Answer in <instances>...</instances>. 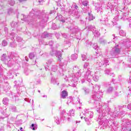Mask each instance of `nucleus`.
I'll return each instance as SVG.
<instances>
[{
	"mask_svg": "<svg viewBox=\"0 0 131 131\" xmlns=\"http://www.w3.org/2000/svg\"><path fill=\"white\" fill-rule=\"evenodd\" d=\"M80 76H81V70L74 73V74H72L67 79V80H69V85L75 86V85L77 83V81H78V77H80Z\"/></svg>",
	"mask_w": 131,
	"mask_h": 131,
	"instance_id": "obj_1",
	"label": "nucleus"
},
{
	"mask_svg": "<svg viewBox=\"0 0 131 131\" xmlns=\"http://www.w3.org/2000/svg\"><path fill=\"white\" fill-rule=\"evenodd\" d=\"M100 90V86L98 85H95L93 86V91L91 95V98L94 101H100L101 98L103 97V92H97Z\"/></svg>",
	"mask_w": 131,
	"mask_h": 131,
	"instance_id": "obj_2",
	"label": "nucleus"
},
{
	"mask_svg": "<svg viewBox=\"0 0 131 131\" xmlns=\"http://www.w3.org/2000/svg\"><path fill=\"white\" fill-rule=\"evenodd\" d=\"M109 60L106 58H100L98 59L96 63V69L97 70H100V69H103V68H105L107 65H109L108 62Z\"/></svg>",
	"mask_w": 131,
	"mask_h": 131,
	"instance_id": "obj_3",
	"label": "nucleus"
},
{
	"mask_svg": "<svg viewBox=\"0 0 131 131\" xmlns=\"http://www.w3.org/2000/svg\"><path fill=\"white\" fill-rule=\"evenodd\" d=\"M121 49V46L120 45H117L113 49V51H111L110 54L112 58H116L117 55L120 54V50Z\"/></svg>",
	"mask_w": 131,
	"mask_h": 131,
	"instance_id": "obj_4",
	"label": "nucleus"
},
{
	"mask_svg": "<svg viewBox=\"0 0 131 131\" xmlns=\"http://www.w3.org/2000/svg\"><path fill=\"white\" fill-rule=\"evenodd\" d=\"M92 74L93 71H92V69L91 68H88L84 76V80H87L88 82H91V79L93 76Z\"/></svg>",
	"mask_w": 131,
	"mask_h": 131,
	"instance_id": "obj_5",
	"label": "nucleus"
},
{
	"mask_svg": "<svg viewBox=\"0 0 131 131\" xmlns=\"http://www.w3.org/2000/svg\"><path fill=\"white\" fill-rule=\"evenodd\" d=\"M51 56H56L58 58V61L61 62L62 61V53L61 51H56L52 49V51L50 52Z\"/></svg>",
	"mask_w": 131,
	"mask_h": 131,
	"instance_id": "obj_6",
	"label": "nucleus"
},
{
	"mask_svg": "<svg viewBox=\"0 0 131 131\" xmlns=\"http://www.w3.org/2000/svg\"><path fill=\"white\" fill-rule=\"evenodd\" d=\"M75 10H74L72 12V16L76 18V19H78L80 17V12L78 11V6L76 5H74Z\"/></svg>",
	"mask_w": 131,
	"mask_h": 131,
	"instance_id": "obj_7",
	"label": "nucleus"
},
{
	"mask_svg": "<svg viewBox=\"0 0 131 131\" xmlns=\"http://www.w3.org/2000/svg\"><path fill=\"white\" fill-rule=\"evenodd\" d=\"M13 54H11L9 57L7 61H6L5 64L8 66V67H12V66H14L15 64H16V61L14 60V58L12 57Z\"/></svg>",
	"mask_w": 131,
	"mask_h": 131,
	"instance_id": "obj_8",
	"label": "nucleus"
},
{
	"mask_svg": "<svg viewBox=\"0 0 131 131\" xmlns=\"http://www.w3.org/2000/svg\"><path fill=\"white\" fill-rule=\"evenodd\" d=\"M37 13V12H36L34 9H32V11L30 13V16H31V19L30 20L29 22H28V24H32V20L34 19H35V18H36V17H37V18H38V19H40V17H39V16H36Z\"/></svg>",
	"mask_w": 131,
	"mask_h": 131,
	"instance_id": "obj_9",
	"label": "nucleus"
},
{
	"mask_svg": "<svg viewBox=\"0 0 131 131\" xmlns=\"http://www.w3.org/2000/svg\"><path fill=\"white\" fill-rule=\"evenodd\" d=\"M94 106L95 108H97V111H99V109H101V108L104 107L105 104L103 102H100L99 100H95L94 101Z\"/></svg>",
	"mask_w": 131,
	"mask_h": 131,
	"instance_id": "obj_10",
	"label": "nucleus"
},
{
	"mask_svg": "<svg viewBox=\"0 0 131 131\" xmlns=\"http://www.w3.org/2000/svg\"><path fill=\"white\" fill-rule=\"evenodd\" d=\"M89 5L88 2L87 1L85 0L82 1L81 8L83 10V13H88L90 8L88 7V5Z\"/></svg>",
	"mask_w": 131,
	"mask_h": 131,
	"instance_id": "obj_11",
	"label": "nucleus"
},
{
	"mask_svg": "<svg viewBox=\"0 0 131 131\" xmlns=\"http://www.w3.org/2000/svg\"><path fill=\"white\" fill-rule=\"evenodd\" d=\"M82 113L83 115L87 117H89V118H93V116H94V113L89 111L88 110H84Z\"/></svg>",
	"mask_w": 131,
	"mask_h": 131,
	"instance_id": "obj_12",
	"label": "nucleus"
},
{
	"mask_svg": "<svg viewBox=\"0 0 131 131\" xmlns=\"http://www.w3.org/2000/svg\"><path fill=\"white\" fill-rule=\"evenodd\" d=\"M68 116H69V114L66 113V111L65 110H63L61 112V120H62L63 121L66 120V118H68Z\"/></svg>",
	"mask_w": 131,
	"mask_h": 131,
	"instance_id": "obj_13",
	"label": "nucleus"
},
{
	"mask_svg": "<svg viewBox=\"0 0 131 131\" xmlns=\"http://www.w3.org/2000/svg\"><path fill=\"white\" fill-rule=\"evenodd\" d=\"M125 47L126 48H130L131 46V39L127 38L123 41Z\"/></svg>",
	"mask_w": 131,
	"mask_h": 131,
	"instance_id": "obj_14",
	"label": "nucleus"
},
{
	"mask_svg": "<svg viewBox=\"0 0 131 131\" xmlns=\"http://www.w3.org/2000/svg\"><path fill=\"white\" fill-rule=\"evenodd\" d=\"M92 28H93L91 29V31H92L94 35L96 37H99V36H100V32L97 30L96 28H94L93 27Z\"/></svg>",
	"mask_w": 131,
	"mask_h": 131,
	"instance_id": "obj_15",
	"label": "nucleus"
},
{
	"mask_svg": "<svg viewBox=\"0 0 131 131\" xmlns=\"http://www.w3.org/2000/svg\"><path fill=\"white\" fill-rule=\"evenodd\" d=\"M70 30L71 31V33H77L78 31H79V29L77 27H75L73 28H70Z\"/></svg>",
	"mask_w": 131,
	"mask_h": 131,
	"instance_id": "obj_16",
	"label": "nucleus"
},
{
	"mask_svg": "<svg viewBox=\"0 0 131 131\" xmlns=\"http://www.w3.org/2000/svg\"><path fill=\"white\" fill-rule=\"evenodd\" d=\"M9 58H10V57L7 56V54H3V55L1 57V60L3 62H4V63L5 64L6 62H7L8 61V60L9 59Z\"/></svg>",
	"mask_w": 131,
	"mask_h": 131,
	"instance_id": "obj_17",
	"label": "nucleus"
},
{
	"mask_svg": "<svg viewBox=\"0 0 131 131\" xmlns=\"http://www.w3.org/2000/svg\"><path fill=\"white\" fill-rule=\"evenodd\" d=\"M107 27H113L114 26V23L113 21H108L106 20L105 23H103Z\"/></svg>",
	"mask_w": 131,
	"mask_h": 131,
	"instance_id": "obj_18",
	"label": "nucleus"
},
{
	"mask_svg": "<svg viewBox=\"0 0 131 131\" xmlns=\"http://www.w3.org/2000/svg\"><path fill=\"white\" fill-rule=\"evenodd\" d=\"M15 36H16V34H15V33H11L7 36V39H11L12 40H14Z\"/></svg>",
	"mask_w": 131,
	"mask_h": 131,
	"instance_id": "obj_19",
	"label": "nucleus"
},
{
	"mask_svg": "<svg viewBox=\"0 0 131 131\" xmlns=\"http://www.w3.org/2000/svg\"><path fill=\"white\" fill-rule=\"evenodd\" d=\"M98 74H99V72L96 71L94 76H93V79L94 81H98V80L100 78Z\"/></svg>",
	"mask_w": 131,
	"mask_h": 131,
	"instance_id": "obj_20",
	"label": "nucleus"
},
{
	"mask_svg": "<svg viewBox=\"0 0 131 131\" xmlns=\"http://www.w3.org/2000/svg\"><path fill=\"white\" fill-rule=\"evenodd\" d=\"M70 116H68V121H70L71 120V116H74V111L73 110H71L69 112Z\"/></svg>",
	"mask_w": 131,
	"mask_h": 131,
	"instance_id": "obj_21",
	"label": "nucleus"
},
{
	"mask_svg": "<svg viewBox=\"0 0 131 131\" xmlns=\"http://www.w3.org/2000/svg\"><path fill=\"white\" fill-rule=\"evenodd\" d=\"M9 101L10 100L7 97L4 98L3 100V104L6 106H8V105H9Z\"/></svg>",
	"mask_w": 131,
	"mask_h": 131,
	"instance_id": "obj_22",
	"label": "nucleus"
},
{
	"mask_svg": "<svg viewBox=\"0 0 131 131\" xmlns=\"http://www.w3.org/2000/svg\"><path fill=\"white\" fill-rule=\"evenodd\" d=\"M62 121H64V120L63 121V120H62L61 117L60 118L58 117L55 118V122L57 123V124H60Z\"/></svg>",
	"mask_w": 131,
	"mask_h": 131,
	"instance_id": "obj_23",
	"label": "nucleus"
},
{
	"mask_svg": "<svg viewBox=\"0 0 131 131\" xmlns=\"http://www.w3.org/2000/svg\"><path fill=\"white\" fill-rule=\"evenodd\" d=\"M112 116L113 118H116V117H119V112L115 111L113 112Z\"/></svg>",
	"mask_w": 131,
	"mask_h": 131,
	"instance_id": "obj_24",
	"label": "nucleus"
},
{
	"mask_svg": "<svg viewBox=\"0 0 131 131\" xmlns=\"http://www.w3.org/2000/svg\"><path fill=\"white\" fill-rule=\"evenodd\" d=\"M60 2L61 1H58L57 2H56L57 5L58 6V7H60L61 11H65V6H62V5H61Z\"/></svg>",
	"mask_w": 131,
	"mask_h": 131,
	"instance_id": "obj_25",
	"label": "nucleus"
},
{
	"mask_svg": "<svg viewBox=\"0 0 131 131\" xmlns=\"http://www.w3.org/2000/svg\"><path fill=\"white\" fill-rule=\"evenodd\" d=\"M111 70H109L108 69H105V74H107L108 75H111V76H114V74L112 73H110Z\"/></svg>",
	"mask_w": 131,
	"mask_h": 131,
	"instance_id": "obj_26",
	"label": "nucleus"
},
{
	"mask_svg": "<svg viewBox=\"0 0 131 131\" xmlns=\"http://www.w3.org/2000/svg\"><path fill=\"white\" fill-rule=\"evenodd\" d=\"M9 110L10 111H12V112H17V107L14 105H11L9 107Z\"/></svg>",
	"mask_w": 131,
	"mask_h": 131,
	"instance_id": "obj_27",
	"label": "nucleus"
},
{
	"mask_svg": "<svg viewBox=\"0 0 131 131\" xmlns=\"http://www.w3.org/2000/svg\"><path fill=\"white\" fill-rule=\"evenodd\" d=\"M51 70L53 71V72H56V71L58 70V66L53 65L51 68Z\"/></svg>",
	"mask_w": 131,
	"mask_h": 131,
	"instance_id": "obj_28",
	"label": "nucleus"
},
{
	"mask_svg": "<svg viewBox=\"0 0 131 131\" xmlns=\"http://www.w3.org/2000/svg\"><path fill=\"white\" fill-rule=\"evenodd\" d=\"M91 13H92V11L88 13V19L89 21H92V20L95 19V16H93V14H92Z\"/></svg>",
	"mask_w": 131,
	"mask_h": 131,
	"instance_id": "obj_29",
	"label": "nucleus"
},
{
	"mask_svg": "<svg viewBox=\"0 0 131 131\" xmlns=\"http://www.w3.org/2000/svg\"><path fill=\"white\" fill-rule=\"evenodd\" d=\"M68 96L67 91L64 90L61 93V97L62 99H65Z\"/></svg>",
	"mask_w": 131,
	"mask_h": 131,
	"instance_id": "obj_30",
	"label": "nucleus"
},
{
	"mask_svg": "<svg viewBox=\"0 0 131 131\" xmlns=\"http://www.w3.org/2000/svg\"><path fill=\"white\" fill-rule=\"evenodd\" d=\"M82 90L84 93V95H89L90 94V89L84 87L82 88Z\"/></svg>",
	"mask_w": 131,
	"mask_h": 131,
	"instance_id": "obj_31",
	"label": "nucleus"
},
{
	"mask_svg": "<svg viewBox=\"0 0 131 131\" xmlns=\"http://www.w3.org/2000/svg\"><path fill=\"white\" fill-rule=\"evenodd\" d=\"M78 58V55H77V54H72L71 56V58L73 61H75Z\"/></svg>",
	"mask_w": 131,
	"mask_h": 131,
	"instance_id": "obj_32",
	"label": "nucleus"
},
{
	"mask_svg": "<svg viewBox=\"0 0 131 131\" xmlns=\"http://www.w3.org/2000/svg\"><path fill=\"white\" fill-rule=\"evenodd\" d=\"M73 74H74V73H76L77 71H79L81 69L77 66H75L73 69Z\"/></svg>",
	"mask_w": 131,
	"mask_h": 131,
	"instance_id": "obj_33",
	"label": "nucleus"
},
{
	"mask_svg": "<svg viewBox=\"0 0 131 131\" xmlns=\"http://www.w3.org/2000/svg\"><path fill=\"white\" fill-rule=\"evenodd\" d=\"M50 36V34H48L47 32H45L42 34L41 37L42 38H47Z\"/></svg>",
	"mask_w": 131,
	"mask_h": 131,
	"instance_id": "obj_34",
	"label": "nucleus"
},
{
	"mask_svg": "<svg viewBox=\"0 0 131 131\" xmlns=\"http://www.w3.org/2000/svg\"><path fill=\"white\" fill-rule=\"evenodd\" d=\"M20 89H21V87L17 86L16 88V92L17 93V94L16 95L17 97H19L20 95H21V93L22 92V91L20 90Z\"/></svg>",
	"mask_w": 131,
	"mask_h": 131,
	"instance_id": "obj_35",
	"label": "nucleus"
},
{
	"mask_svg": "<svg viewBox=\"0 0 131 131\" xmlns=\"http://www.w3.org/2000/svg\"><path fill=\"white\" fill-rule=\"evenodd\" d=\"M17 26L18 23L17 22L13 21L11 23V27H12V28H16V27H17Z\"/></svg>",
	"mask_w": 131,
	"mask_h": 131,
	"instance_id": "obj_36",
	"label": "nucleus"
},
{
	"mask_svg": "<svg viewBox=\"0 0 131 131\" xmlns=\"http://www.w3.org/2000/svg\"><path fill=\"white\" fill-rule=\"evenodd\" d=\"M11 89V87L8 86V83L6 84V86L3 87L4 91L7 93L9 90Z\"/></svg>",
	"mask_w": 131,
	"mask_h": 131,
	"instance_id": "obj_37",
	"label": "nucleus"
},
{
	"mask_svg": "<svg viewBox=\"0 0 131 131\" xmlns=\"http://www.w3.org/2000/svg\"><path fill=\"white\" fill-rule=\"evenodd\" d=\"M14 73V72L13 71L10 70L9 72L7 73V76H11L9 77V78H13V74Z\"/></svg>",
	"mask_w": 131,
	"mask_h": 131,
	"instance_id": "obj_38",
	"label": "nucleus"
},
{
	"mask_svg": "<svg viewBox=\"0 0 131 131\" xmlns=\"http://www.w3.org/2000/svg\"><path fill=\"white\" fill-rule=\"evenodd\" d=\"M31 129H33V130H35L36 129H37V125L35 124H32L31 126Z\"/></svg>",
	"mask_w": 131,
	"mask_h": 131,
	"instance_id": "obj_39",
	"label": "nucleus"
},
{
	"mask_svg": "<svg viewBox=\"0 0 131 131\" xmlns=\"http://www.w3.org/2000/svg\"><path fill=\"white\" fill-rule=\"evenodd\" d=\"M51 82L53 84H57V81L55 79V77H52L51 79Z\"/></svg>",
	"mask_w": 131,
	"mask_h": 131,
	"instance_id": "obj_40",
	"label": "nucleus"
},
{
	"mask_svg": "<svg viewBox=\"0 0 131 131\" xmlns=\"http://www.w3.org/2000/svg\"><path fill=\"white\" fill-rule=\"evenodd\" d=\"M96 10L97 11V13H100V14H102V13H103L102 12V8H101V7H97L96 8Z\"/></svg>",
	"mask_w": 131,
	"mask_h": 131,
	"instance_id": "obj_41",
	"label": "nucleus"
},
{
	"mask_svg": "<svg viewBox=\"0 0 131 131\" xmlns=\"http://www.w3.org/2000/svg\"><path fill=\"white\" fill-rule=\"evenodd\" d=\"M113 92V88L110 86L107 91H106V93H107L108 94H110L111 93H112Z\"/></svg>",
	"mask_w": 131,
	"mask_h": 131,
	"instance_id": "obj_42",
	"label": "nucleus"
},
{
	"mask_svg": "<svg viewBox=\"0 0 131 131\" xmlns=\"http://www.w3.org/2000/svg\"><path fill=\"white\" fill-rule=\"evenodd\" d=\"M16 40L17 42H21L23 40V38H21L20 36H17L16 38Z\"/></svg>",
	"mask_w": 131,
	"mask_h": 131,
	"instance_id": "obj_43",
	"label": "nucleus"
},
{
	"mask_svg": "<svg viewBox=\"0 0 131 131\" xmlns=\"http://www.w3.org/2000/svg\"><path fill=\"white\" fill-rule=\"evenodd\" d=\"M52 29L55 30L56 29H58V28H59V27H58V26H57V25H56V24L53 23L52 25Z\"/></svg>",
	"mask_w": 131,
	"mask_h": 131,
	"instance_id": "obj_44",
	"label": "nucleus"
},
{
	"mask_svg": "<svg viewBox=\"0 0 131 131\" xmlns=\"http://www.w3.org/2000/svg\"><path fill=\"white\" fill-rule=\"evenodd\" d=\"M119 34L121 36H125L126 33L124 32L123 30H121L119 32Z\"/></svg>",
	"mask_w": 131,
	"mask_h": 131,
	"instance_id": "obj_45",
	"label": "nucleus"
},
{
	"mask_svg": "<svg viewBox=\"0 0 131 131\" xmlns=\"http://www.w3.org/2000/svg\"><path fill=\"white\" fill-rule=\"evenodd\" d=\"M127 124L128 125V129H127L126 131H131V123H130V122L127 123Z\"/></svg>",
	"mask_w": 131,
	"mask_h": 131,
	"instance_id": "obj_46",
	"label": "nucleus"
},
{
	"mask_svg": "<svg viewBox=\"0 0 131 131\" xmlns=\"http://www.w3.org/2000/svg\"><path fill=\"white\" fill-rule=\"evenodd\" d=\"M10 47L11 48H16V47H17V45H16L15 42L13 41L10 43Z\"/></svg>",
	"mask_w": 131,
	"mask_h": 131,
	"instance_id": "obj_47",
	"label": "nucleus"
},
{
	"mask_svg": "<svg viewBox=\"0 0 131 131\" xmlns=\"http://www.w3.org/2000/svg\"><path fill=\"white\" fill-rule=\"evenodd\" d=\"M93 48L94 50H97V51H98L99 50V46L97 43H94L93 45Z\"/></svg>",
	"mask_w": 131,
	"mask_h": 131,
	"instance_id": "obj_48",
	"label": "nucleus"
},
{
	"mask_svg": "<svg viewBox=\"0 0 131 131\" xmlns=\"http://www.w3.org/2000/svg\"><path fill=\"white\" fill-rule=\"evenodd\" d=\"M86 44L88 47H90L93 45V43H92V42L90 41L89 40H87L86 41Z\"/></svg>",
	"mask_w": 131,
	"mask_h": 131,
	"instance_id": "obj_49",
	"label": "nucleus"
},
{
	"mask_svg": "<svg viewBox=\"0 0 131 131\" xmlns=\"http://www.w3.org/2000/svg\"><path fill=\"white\" fill-rule=\"evenodd\" d=\"M8 45V42H7V41H6L5 40H4L3 41H2V46L3 47H6V46Z\"/></svg>",
	"mask_w": 131,
	"mask_h": 131,
	"instance_id": "obj_50",
	"label": "nucleus"
},
{
	"mask_svg": "<svg viewBox=\"0 0 131 131\" xmlns=\"http://www.w3.org/2000/svg\"><path fill=\"white\" fill-rule=\"evenodd\" d=\"M65 46L66 47H68V48L70 47V46H71V42H70V41H68L66 43H65Z\"/></svg>",
	"mask_w": 131,
	"mask_h": 131,
	"instance_id": "obj_51",
	"label": "nucleus"
},
{
	"mask_svg": "<svg viewBox=\"0 0 131 131\" xmlns=\"http://www.w3.org/2000/svg\"><path fill=\"white\" fill-rule=\"evenodd\" d=\"M0 78H3V79H8V77H6L5 78V76H4L2 73H0Z\"/></svg>",
	"mask_w": 131,
	"mask_h": 131,
	"instance_id": "obj_52",
	"label": "nucleus"
},
{
	"mask_svg": "<svg viewBox=\"0 0 131 131\" xmlns=\"http://www.w3.org/2000/svg\"><path fill=\"white\" fill-rule=\"evenodd\" d=\"M29 58L30 59H33V58H34V54L33 53H30Z\"/></svg>",
	"mask_w": 131,
	"mask_h": 131,
	"instance_id": "obj_53",
	"label": "nucleus"
},
{
	"mask_svg": "<svg viewBox=\"0 0 131 131\" xmlns=\"http://www.w3.org/2000/svg\"><path fill=\"white\" fill-rule=\"evenodd\" d=\"M53 62V59H50L47 62V65H51Z\"/></svg>",
	"mask_w": 131,
	"mask_h": 131,
	"instance_id": "obj_54",
	"label": "nucleus"
},
{
	"mask_svg": "<svg viewBox=\"0 0 131 131\" xmlns=\"http://www.w3.org/2000/svg\"><path fill=\"white\" fill-rule=\"evenodd\" d=\"M82 61H85L86 60V56L84 54L81 55Z\"/></svg>",
	"mask_w": 131,
	"mask_h": 131,
	"instance_id": "obj_55",
	"label": "nucleus"
},
{
	"mask_svg": "<svg viewBox=\"0 0 131 131\" xmlns=\"http://www.w3.org/2000/svg\"><path fill=\"white\" fill-rule=\"evenodd\" d=\"M59 71L60 75L63 76V75H64V71H63V69H60Z\"/></svg>",
	"mask_w": 131,
	"mask_h": 131,
	"instance_id": "obj_56",
	"label": "nucleus"
},
{
	"mask_svg": "<svg viewBox=\"0 0 131 131\" xmlns=\"http://www.w3.org/2000/svg\"><path fill=\"white\" fill-rule=\"evenodd\" d=\"M125 114V112L123 111L119 112V117L121 115H124Z\"/></svg>",
	"mask_w": 131,
	"mask_h": 131,
	"instance_id": "obj_57",
	"label": "nucleus"
},
{
	"mask_svg": "<svg viewBox=\"0 0 131 131\" xmlns=\"http://www.w3.org/2000/svg\"><path fill=\"white\" fill-rule=\"evenodd\" d=\"M9 5H10V6H14V5H15V1H10L9 2Z\"/></svg>",
	"mask_w": 131,
	"mask_h": 131,
	"instance_id": "obj_58",
	"label": "nucleus"
},
{
	"mask_svg": "<svg viewBox=\"0 0 131 131\" xmlns=\"http://www.w3.org/2000/svg\"><path fill=\"white\" fill-rule=\"evenodd\" d=\"M127 20H128L129 24V26L131 28V17H129L128 18H127Z\"/></svg>",
	"mask_w": 131,
	"mask_h": 131,
	"instance_id": "obj_59",
	"label": "nucleus"
},
{
	"mask_svg": "<svg viewBox=\"0 0 131 131\" xmlns=\"http://www.w3.org/2000/svg\"><path fill=\"white\" fill-rule=\"evenodd\" d=\"M25 100L26 101V102H28V103H31V99H29L28 98H25Z\"/></svg>",
	"mask_w": 131,
	"mask_h": 131,
	"instance_id": "obj_60",
	"label": "nucleus"
},
{
	"mask_svg": "<svg viewBox=\"0 0 131 131\" xmlns=\"http://www.w3.org/2000/svg\"><path fill=\"white\" fill-rule=\"evenodd\" d=\"M89 63L86 62L84 64V68H88V67H89Z\"/></svg>",
	"mask_w": 131,
	"mask_h": 131,
	"instance_id": "obj_61",
	"label": "nucleus"
},
{
	"mask_svg": "<svg viewBox=\"0 0 131 131\" xmlns=\"http://www.w3.org/2000/svg\"><path fill=\"white\" fill-rule=\"evenodd\" d=\"M62 36H63V37H64V38H67L68 35L66 33H63Z\"/></svg>",
	"mask_w": 131,
	"mask_h": 131,
	"instance_id": "obj_62",
	"label": "nucleus"
},
{
	"mask_svg": "<svg viewBox=\"0 0 131 131\" xmlns=\"http://www.w3.org/2000/svg\"><path fill=\"white\" fill-rule=\"evenodd\" d=\"M115 96L116 97H119V96H120V94H119V93H118V92H115Z\"/></svg>",
	"mask_w": 131,
	"mask_h": 131,
	"instance_id": "obj_63",
	"label": "nucleus"
},
{
	"mask_svg": "<svg viewBox=\"0 0 131 131\" xmlns=\"http://www.w3.org/2000/svg\"><path fill=\"white\" fill-rule=\"evenodd\" d=\"M127 108L129 109V110H130L131 111V103H129L127 105Z\"/></svg>",
	"mask_w": 131,
	"mask_h": 131,
	"instance_id": "obj_64",
	"label": "nucleus"
}]
</instances>
